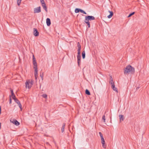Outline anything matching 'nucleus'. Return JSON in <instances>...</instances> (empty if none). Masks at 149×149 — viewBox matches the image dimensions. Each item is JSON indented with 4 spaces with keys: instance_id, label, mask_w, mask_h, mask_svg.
Returning a JSON list of instances; mask_svg holds the SVG:
<instances>
[{
    "instance_id": "nucleus-5",
    "label": "nucleus",
    "mask_w": 149,
    "mask_h": 149,
    "mask_svg": "<svg viewBox=\"0 0 149 149\" xmlns=\"http://www.w3.org/2000/svg\"><path fill=\"white\" fill-rule=\"evenodd\" d=\"M39 32L36 29H33V34L35 36H37L39 35Z\"/></svg>"
},
{
    "instance_id": "nucleus-28",
    "label": "nucleus",
    "mask_w": 149,
    "mask_h": 149,
    "mask_svg": "<svg viewBox=\"0 0 149 149\" xmlns=\"http://www.w3.org/2000/svg\"><path fill=\"white\" fill-rule=\"evenodd\" d=\"M40 76L41 77L42 79V80H43V73H41L40 74Z\"/></svg>"
},
{
    "instance_id": "nucleus-12",
    "label": "nucleus",
    "mask_w": 149,
    "mask_h": 149,
    "mask_svg": "<svg viewBox=\"0 0 149 149\" xmlns=\"http://www.w3.org/2000/svg\"><path fill=\"white\" fill-rule=\"evenodd\" d=\"M119 119H120V122H121L122 121H123L124 120V118L123 117V116L122 115H120L119 116Z\"/></svg>"
},
{
    "instance_id": "nucleus-4",
    "label": "nucleus",
    "mask_w": 149,
    "mask_h": 149,
    "mask_svg": "<svg viewBox=\"0 0 149 149\" xmlns=\"http://www.w3.org/2000/svg\"><path fill=\"white\" fill-rule=\"evenodd\" d=\"M41 12L40 7L39 6L34 9V13H39Z\"/></svg>"
},
{
    "instance_id": "nucleus-6",
    "label": "nucleus",
    "mask_w": 149,
    "mask_h": 149,
    "mask_svg": "<svg viewBox=\"0 0 149 149\" xmlns=\"http://www.w3.org/2000/svg\"><path fill=\"white\" fill-rule=\"evenodd\" d=\"M101 143L102 144V147L104 148H106V146L104 145V144L105 143V141L104 140V138L103 137L101 138Z\"/></svg>"
},
{
    "instance_id": "nucleus-2",
    "label": "nucleus",
    "mask_w": 149,
    "mask_h": 149,
    "mask_svg": "<svg viewBox=\"0 0 149 149\" xmlns=\"http://www.w3.org/2000/svg\"><path fill=\"white\" fill-rule=\"evenodd\" d=\"M33 68L34 69V71L37 72V71L38 70L37 64L34 55H33Z\"/></svg>"
},
{
    "instance_id": "nucleus-23",
    "label": "nucleus",
    "mask_w": 149,
    "mask_h": 149,
    "mask_svg": "<svg viewBox=\"0 0 149 149\" xmlns=\"http://www.w3.org/2000/svg\"><path fill=\"white\" fill-rule=\"evenodd\" d=\"M15 101L18 104L20 102L17 99H15Z\"/></svg>"
},
{
    "instance_id": "nucleus-18",
    "label": "nucleus",
    "mask_w": 149,
    "mask_h": 149,
    "mask_svg": "<svg viewBox=\"0 0 149 149\" xmlns=\"http://www.w3.org/2000/svg\"><path fill=\"white\" fill-rule=\"evenodd\" d=\"M85 93L86 94L88 95H90L91 94L90 91L87 89L86 90Z\"/></svg>"
},
{
    "instance_id": "nucleus-8",
    "label": "nucleus",
    "mask_w": 149,
    "mask_h": 149,
    "mask_svg": "<svg viewBox=\"0 0 149 149\" xmlns=\"http://www.w3.org/2000/svg\"><path fill=\"white\" fill-rule=\"evenodd\" d=\"M46 23L47 25L48 26H49L51 24V21L50 19L49 18H47L46 19Z\"/></svg>"
},
{
    "instance_id": "nucleus-22",
    "label": "nucleus",
    "mask_w": 149,
    "mask_h": 149,
    "mask_svg": "<svg viewBox=\"0 0 149 149\" xmlns=\"http://www.w3.org/2000/svg\"><path fill=\"white\" fill-rule=\"evenodd\" d=\"M80 12L81 13H83L84 14H87L86 13L85 11H84L83 10L81 9H80Z\"/></svg>"
},
{
    "instance_id": "nucleus-33",
    "label": "nucleus",
    "mask_w": 149,
    "mask_h": 149,
    "mask_svg": "<svg viewBox=\"0 0 149 149\" xmlns=\"http://www.w3.org/2000/svg\"><path fill=\"white\" fill-rule=\"evenodd\" d=\"M111 84V87L112 88L115 86L114 83Z\"/></svg>"
},
{
    "instance_id": "nucleus-37",
    "label": "nucleus",
    "mask_w": 149,
    "mask_h": 149,
    "mask_svg": "<svg viewBox=\"0 0 149 149\" xmlns=\"http://www.w3.org/2000/svg\"><path fill=\"white\" fill-rule=\"evenodd\" d=\"M10 92H11V93L12 94V93H13V91L12 90H10Z\"/></svg>"
},
{
    "instance_id": "nucleus-36",
    "label": "nucleus",
    "mask_w": 149,
    "mask_h": 149,
    "mask_svg": "<svg viewBox=\"0 0 149 149\" xmlns=\"http://www.w3.org/2000/svg\"><path fill=\"white\" fill-rule=\"evenodd\" d=\"M12 97H13V98L15 100V99H17L16 97H15V96L14 97V96Z\"/></svg>"
},
{
    "instance_id": "nucleus-30",
    "label": "nucleus",
    "mask_w": 149,
    "mask_h": 149,
    "mask_svg": "<svg viewBox=\"0 0 149 149\" xmlns=\"http://www.w3.org/2000/svg\"><path fill=\"white\" fill-rule=\"evenodd\" d=\"M43 97L45 98H47V95L46 94H44L42 95Z\"/></svg>"
},
{
    "instance_id": "nucleus-42",
    "label": "nucleus",
    "mask_w": 149,
    "mask_h": 149,
    "mask_svg": "<svg viewBox=\"0 0 149 149\" xmlns=\"http://www.w3.org/2000/svg\"><path fill=\"white\" fill-rule=\"evenodd\" d=\"M41 85H40V88L41 87Z\"/></svg>"
},
{
    "instance_id": "nucleus-1",
    "label": "nucleus",
    "mask_w": 149,
    "mask_h": 149,
    "mask_svg": "<svg viewBox=\"0 0 149 149\" xmlns=\"http://www.w3.org/2000/svg\"><path fill=\"white\" fill-rule=\"evenodd\" d=\"M134 72V69L131 66L129 65L127 66L125 68L124 70V74H129V73H133Z\"/></svg>"
},
{
    "instance_id": "nucleus-9",
    "label": "nucleus",
    "mask_w": 149,
    "mask_h": 149,
    "mask_svg": "<svg viewBox=\"0 0 149 149\" xmlns=\"http://www.w3.org/2000/svg\"><path fill=\"white\" fill-rule=\"evenodd\" d=\"M16 126H18L19 125V123L16 120H14L12 122Z\"/></svg>"
},
{
    "instance_id": "nucleus-20",
    "label": "nucleus",
    "mask_w": 149,
    "mask_h": 149,
    "mask_svg": "<svg viewBox=\"0 0 149 149\" xmlns=\"http://www.w3.org/2000/svg\"><path fill=\"white\" fill-rule=\"evenodd\" d=\"M80 9L79 8H76L75 10V13H77L80 12Z\"/></svg>"
},
{
    "instance_id": "nucleus-10",
    "label": "nucleus",
    "mask_w": 149,
    "mask_h": 149,
    "mask_svg": "<svg viewBox=\"0 0 149 149\" xmlns=\"http://www.w3.org/2000/svg\"><path fill=\"white\" fill-rule=\"evenodd\" d=\"M42 6L43 9L45 10L46 12H47V7L46 6L45 3L43 4L42 5Z\"/></svg>"
},
{
    "instance_id": "nucleus-21",
    "label": "nucleus",
    "mask_w": 149,
    "mask_h": 149,
    "mask_svg": "<svg viewBox=\"0 0 149 149\" xmlns=\"http://www.w3.org/2000/svg\"><path fill=\"white\" fill-rule=\"evenodd\" d=\"M18 104V105L19 107L20 108V110L22 111V105H21L20 102Z\"/></svg>"
},
{
    "instance_id": "nucleus-32",
    "label": "nucleus",
    "mask_w": 149,
    "mask_h": 149,
    "mask_svg": "<svg viewBox=\"0 0 149 149\" xmlns=\"http://www.w3.org/2000/svg\"><path fill=\"white\" fill-rule=\"evenodd\" d=\"M80 53H81V52H77V56H80Z\"/></svg>"
},
{
    "instance_id": "nucleus-34",
    "label": "nucleus",
    "mask_w": 149,
    "mask_h": 149,
    "mask_svg": "<svg viewBox=\"0 0 149 149\" xmlns=\"http://www.w3.org/2000/svg\"><path fill=\"white\" fill-rule=\"evenodd\" d=\"M77 46L78 47H81V46L79 42H78L77 43Z\"/></svg>"
},
{
    "instance_id": "nucleus-7",
    "label": "nucleus",
    "mask_w": 149,
    "mask_h": 149,
    "mask_svg": "<svg viewBox=\"0 0 149 149\" xmlns=\"http://www.w3.org/2000/svg\"><path fill=\"white\" fill-rule=\"evenodd\" d=\"M86 17L88 18V19L89 21L93 20L95 19V17L92 16H86Z\"/></svg>"
},
{
    "instance_id": "nucleus-17",
    "label": "nucleus",
    "mask_w": 149,
    "mask_h": 149,
    "mask_svg": "<svg viewBox=\"0 0 149 149\" xmlns=\"http://www.w3.org/2000/svg\"><path fill=\"white\" fill-rule=\"evenodd\" d=\"M89 19H88V18L86 16L85 17V19L84 21L87 24L89 22Z\"/></svg>"
},
{
    "instance_id": "nucleus-14",
    "label": "nucleus",
    "mask_w": 149,
    "mask_h": 149,
    "mask_svg": "<svg viewBox=\"0 0 149 149\" xmlns=\"http://www.w3.org/2000/svg\"><path fill=\"white\" fill-rule=\"evenodd\" d=\"M82 56L83 59L85 58V52L84 50L82 53Z\"/></svg>"
},
{
    "instance_id": "nucleus-40",
    "label": "nucleus",
    "mask_w": 149,
    "mask_h": 149,
    "mask_svg": "<svg viewBox=\"0 0 149 149\" xmlns=\"http://www.w3.org/2000/svg\"><path fill=\"white\" fill-rule=\"evenodd\" d=\"M81 49H77V51L78 52H80Z\"/></svg>"
},
{
    "instance_id": "nucleus-39",
    "label": "nucleus",
    "mask_w": 149,
    "mask_h": 149,
    "mask_svg": "<svg viewBox=\"0 0 149 149\" xmlns=\"http://www.w3.org/2000/svg\"><path fill=\"white\" fill-rule=\"evenodd\" d=\"M11 99L10 98V103H11Z\"/></svg>"
},
{
    "instance_id": "nucleus-27",
    "label": "nucleus",
    "mask_w": 149,
    "mask_h": 149,
    "mask_svg": "<svg viewBox=\"0 0 149 149\" xmlns=\"http://www.w3.org/2000/svg\"><path fill=\"white\" fill-rule=\"evenodd\" d=\"M134 14V12H132V13H130L129 15L128 16V17H131V16H132V15H133Z\"/></svg>"
},
{
    "instance_id": "nucleus-24",
    "label": "nucleus",
    "mask_w": 149,
    "mask_h": 149,
    "mask_svg": "<svg viewBox=\"0 0 149 149\" xmlns=\"http://www.w3.org/2000/svg\"><path fill=\"white\" fill-rule=\"evenodd\" d=\"M22 0H17V4L18 6H19Z\"/></svg>"
},
{
    "instance_id": "nucleus-31",
    "label": "nucleus",
    "mask_w": 149,
    "mask_h": 149,
    "mask_svg": "<svg viewBox=\"0 0 149 149\" xmlns=\"http://www.w3.org/2000/svg\"><path fill=\"white\" fill-rule=\"evenodd\" d=\"M99 135L101 137V138H102L103 137V135H102V133L101 132H99Z\"/></svg>"
},
{
    "instance_id": "nucleus-15",
    "label": "nucleus",
    "mask_w": 149,
    "mask_h": 149,
    "mask_svg": "<svg viewBox=\"0 0 149 149\" xmlns=\"http://www.w3.org/2000/svg\"><path fill=\"white\" fill-rule=\"evenodd\" d=\"M65 126V123H63V124L62 127L61 128V132H63L64 130V128Z\"/></svg>"
},
{
    "instance_id": "nucleus-3",
    "label": "nucleus",
    "mask_w": 149,
    "mask_h": 149,
    "mask_svg": "<svg viewBox=\"0 0 149 149\" xmlns=\"http://www.w3.org/2000/svg\"><path fill=\"white\" fill-rule=\"evenodd\" d=\"M33 85V82L30 80H27L25 83V86L26 88L29 89L31 88Z\"/></svg>"
},
{
    "instance_id": "nucleus-35",
    "label": "nucleus",
    "mask_w": 149,
    "mask_h": 149,
    "mask_svg": "<svg viewBox=\"0 0 149 149\" xmlns=\"http://www.w3.org/2000/svg\"><path fill=\"white\" fill-rule=\"evenodd\" d=\"M87 24L88 25V28H90V22H88Z\"/></svg>"
},
{
    "instance_id": "nucleus-29",
    "label": "nucleus",
    "mask_w": 149,
    "mask_h": 149,
    "mask_svg": "<svg viewBox=\"0 0 149 149\" xmlns=\"http://www.w3.org/2000/svg\"><path fill=\"white\" fill-rule=\"evenodd\" d=\"M40 2L42 5L43 4H45V1L44 0H40Z\"/></svg>"
},
{
    "instance_id": "nucleus-26",
    "label": "nucleus",
    "mask_w": 149,
    "mask_h": 149,
    "mask_svg": "<svg viewBox=\"0 0 149 149\" xmlns=\"http://www.w3.org/2000/svg\"><path fill=\"white\" fill-rule=\"evenodd\" d=\"M102 119L104 120V122H105V115H103L102 117Z\"/></svg>"
},
{
    "instance_id": "nucleus-38",
    "label": "nucleus",
    "mask_w": 149,
    "mask_h": 149,
    "mask_svg": "<svg viewBox=\"0 0 149 149\" xmlns=\"http://www.w3.org/2000/svg\"><path fill=\"white\" fill-rule=\"evenodd\" d=\"M15 95H14V93H12L11 94V96L12 97H13V96H15Z\"/></svg>"
},
{
    "instance_id": "nucleus-13",
    "label": "nucleus",
    "mask_w": 149,
    "mask_h": 149,
    "mask_svg": "<svg viewBox=\"0 0 149 149\" xmlns=\"http://www.w3.org/2000/svg\"><path fill=\"white\" fill-rule=\"evenodd\" d=\"M81 56H77V63H78L79 65V63L81 62Z\"/></svg>"
},
{
    "instance_id": "nucleus-19",
    "label": "nucleus",
    "mask_w": 149,
    "mask_h": 149,
    "mask_svg": "<svg viewBox=\"0 0 149 149\" xmlns=\"http://www.w3.org/2000/svg\"><path fill=\"white\" fill-rule=\"evenodd\" d=\"M109 84H112L113 83H114L113 81V79L112 78V77L111 76H110V81H109Z\"/></svg>"
},
{
    "instance_id": "nucleus-16",
    "label": "nucleus",
    "mask_w": 149,
    "mask_h": 149,
    "mask_svg": "<svg viewBox=\"0 0 149 149\" xmlns=\"http://www.w3.org/2000/svg\"><path fill=\"white\" fill-rule=\"evenodd\" d=\"M34 72H34L35 77L36 78V79L37 78L38 76V70H37V72H36L35 71H34Z\"/></svg>"
},
{
    "instance_id": "nucleus-11",
    "label": "nucleus",
    "mask_w": 149,
    "mask_h": 149,
    "mask_svg": "<svg viewBox=\"0 0 149 149\" xmlns=\"http://www.w3.org/2000/svg\"><path fill=\"white\" fill-rule=\"evenodd\" d=\"M109 12L110 13V14L109 15L107 16V17L108 18H110L113 15V12L112 11H109Z\"/></svg>"
},
{
    "instance_id": "nucleus-25",
    "label": "nucleus",
    "mask_w": 149,
    "mask_h": 149,
    "mask_svg": "<svg viewBox=\"0 0 149 149\" xmlns=\"http://www.w3.org/2000/svg\"><path fill=\"white\" fill-rule=\"evenodd\" d=\"M112 88L113 89V91L118 92L117 89L116 87H115V86H114V87Z\"/></svg>"
},
{
    "instance_id": "nucleus-41",
    "label": "nucleus",
    "mask_w": 149,
    "mask_h": 149,
    "mask_svg": "<svg viewBox=\"0 0 149 149\" xmlns=\"http://www.w3.org/2000/svg\"><path fill=\"white\" fill-rule=\"evenodd\" d=\"M78 49H81V47H78Z\"/></svg>"
}]
</instances>
